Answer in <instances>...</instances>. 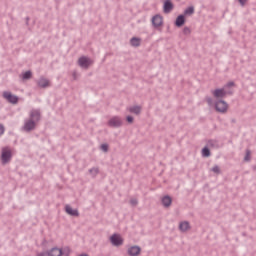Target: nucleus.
I'll return each instance as SVG.
<instances>
[{
	"instance_id": "9b49d317",
	"label": "nucleus",
	"mask_w": 256,
	"mask_h": 256,
	"mask_svg": "<svg viewBox=\"0 0 256 256\" xmlns=\"http://www.w3.org/2000/svg\"><path fill=\"white\" fill-rule=\"evenodd\" d=\"M185 23H187V18L183 14L178 15L174 21V25L175 27H178V29H181Z\"/></svg>"
},
{
	"instance_id": "9d476101",
	"label": "nucleus",
	"mask_w": 256,
	"mask_h": 256,
	"mask_svg": "<svg viewBox=\"0 0 256 256\" xmlns=\"http://www.w3.org/2000/svg\"><path fill=\"white\" fill-rule=\"evenodd\" d=\"M121 125H123V122L118 116H114L108 121V127H113L114 129H118Z\"/></svg>"
},
{
	"instance_id": "423d86ee",
	"label": "nucleus",
	"mask_w": 256,
	"mask_h": 256,
	"mask_svg": "<svg viewBox=\"0 0 256 256\" xmlns=\"http://www.w3.org/2000/svg\"><path fill=\"white\" fill-rule=\"evenodd\" d=\"M212 95L215 99H217V101H219V99H224V97H227V90L224 88H216L212 90Z\"/></svg>"
},
{
	"instance_id": "ddd939ff",
	"label": "nucleus",
	"mask_w": 256,
	"mask_h": 256,
	"mask_svg": "<svg viewBox=\"0 0 256 256\" xmlns=\"http://www.w3.org/2000/svg\"><path fill=\"white\" fill-rule=\"evenodd\" d=\"M128 255L130 256L141 255V247L138 245L131 246L130 248H128Z\"/></svg>"
},
{
	"instance_id": "4c0bfd02",
	"label": "nucleus",
	"mask_w": 256,
	"mask_h": 256,
	"mask_svg": "<svg viewBox=\"0 0 256 256\" xmlns=\"http://www.w3.org/2000/svg\"><path fill=\"white\" fill-rule=\"evenodd\" d=\"M41 245H42V246L47 245V239H43V241H42Z\"/></svg>"
},
{
	"instance_id": "f257e3e1",
	"label": "nucleus",
	"mask_w": 256,
	"mask_h": 256,
	"mask_svg": "<svg viewBox=\"0 0 256 256\" xmlns=\"http://www.w3.org/2000/svg\"><path fill=\"white\" fill-rule=\"evenodd\" d=\"M13 159V152L9 147L2 148L1 151V163L2 165H7Z\"/></svg>"
},
{
	"instance_id": "0eeeda50",
	"label": "nucleus",
	"mask_w": 256,
	"mask_h": 256,
	"mask_svg": "<svg viewBox=\"0 0 256 256\" xmlns=\"http://www.w3.org/2000/svg\"><path fill=\"white\" fill-rule=\"evenodd\" d=\"M35 127H37V123L33 118H30L24 123L23 129L26 133H31V131H34Z\"/></svg>"
},
{
	"instance_id": "2f4dec72",
	"label": "nucleus",
	"mask_w": 256,
	"mask_h": 256,
	"mask_svg": "<svg viewBox=\"0 0 256 256\" xmlns=\"http://www.w3.org/2000/svg\"><path fill=\"white\" fill-rule=\"evenodd\" d=\"M205 101L209 106L213 105V98H211L210 96H206Z\"/></svg>"
},
{
	"instance_id": "cd10ccee",
	"label": "nucleus",
	"mask_w": 256,
	"mask_h": 256,
	"mask_svg": "<svg viewBox=\"0 0 256 256\" xmlns=\"http://www.w3.org/2000/svg\"><path fill=\"white\" fill-rule=\"evenodd\" d=\"M100 149L101 151H103L104 153H107L109 151V144L107 143H103L100 145Z\"/></svg>"
},
{
	"instance_id": "72a5a7b5",
	"label": "nucleus",
	"mask_w": 256,
	"mask_h": 256,
	"mask_svg": "<svg viewBox=\"0 0 256 256\" xmlns=\"http://www.w3.org/2000/svg\"><path fill=\"white\" fill-rule=\"evenodd\" d=\"M237 1L241 5V7H245V3H247L249 0H237Z\"/></svg>"
},
{
	"instance_id": "f3484780",
	"label": "nucleus",
	"mask_w": 256,
	"mask_h": 256,
	"mask_svg": "<svg viewBox=\"0 0 256 256\" xmlns=\"http://www.w3.org/2000/svg\"><path fill=\"white\" fill-rule=\"evenodd\" d=\"M22 81H29V79H32L33 77V72L31 70L22 72L20 75Z\"/></svg>"
},
{
	"instance_id": "2eb2a0df",
	"label": "nucleus",
	"mask_w": 256,
	"mask_h": 256,
	"mask_svg": "<svg viewBox=\"0 0 256 256\" xmlns=\"http://www.w3.org/2000/svg\"><path fill=\"white\" fill-rule=\"evenodd\" d=\"M161 203L163 207L169 209V206L173 203V198H171V196L169 195H165L164 197H162Z\"/></svg>"
},
{
	"instance_id": "f8f14e48",
	"label": "nucleus",
	"mask_w": 256,
	"mask_h": 256,
	"mask_svg": "<svg viewBox=\"0 0 256 256\" xmlns=\"http://www.w3.org/2000/svg\"><path fill=\"white\" fill-rule=\"evenodd\" d=\"M37 86L40 89H47V87H51V82L45 77H40V79L37 81Z\"/></svg>"
},
{
	"instance_id": "6e6552de",
	"label": "nucleus",
	"mask_w": 256,
	"mask_h": 256,
	"mask_svg": "<svg viewBox=\"0 0 256 256\" xmlns=\"http://www.w3.org/2000/svg\"><path fill=\"white\" fill-rule=\"evenodd\" d=\"M173 9H175V4H173L171 0H164L163 13H165V15H169Z\"/></svg>"
},
{
	"instance_id": "f704fd0d",
	"label": "nucleus",
	"mask_w": 256,
	"mask_h": 256,
	"mask_svg": "<svg viewBox=\"0 0 256 256\" xmlns=\"http://www.w3.org/2000/svg\"><path fill=\"white\" fill-rule=\"evenodd\" d=\"M5 133V126L3 124H0V137Z\"/></svg>"
},
{
	"instance_id": "7c9ffc66",
	"label": "nucleus",
	"mask_w": 256,
	"mask_h": 256,
	"mask_svg": "<svg viewBox=\"0 0 256 256\" xmlns=\"http://www.w3.org/2000/svg\"><path fill=\"white\" fill-rule=\"evenodd\" d=\"M183 34L184 35H191V28L190 27H184L183 28Z\"/></svg>"
},
{
	"instance_id": "4be33fe9",
	"label": "nucleus",
	"mask_w": 256,
	"mask_h": 256,
	"mask_svg": "<svg viewBox=\"0 0 256 256\" xmlns=\"http://www.w3.org/2000/svg\"><path fill=\"white\" fill-rule=\"evenodd\" d=\"M179 229L182 231V233H185L188 229H191V225L189 224V221L180 222Z\"/></svg>"
},
{
	"instance_id": "b1692460",
	"label": "nucleus",
	"mask_w": 256,
	"mask_h": 256,
	"mask_svg": "<svg viewBox=\"0 0 256 256\" xmlns=\"http://www.w3.org/2000/svg\"><path fill=\"white\" fill-rule=\"evenodd\" d=\"M60 253H62V256H69L71 255V248H69V246L60 248Z\"/></svg>"
},
{
	"instance_id": "39448f33",
	"label": "nucleus",
	"mask_w": 256,
	"mask_h": 256,
	"mask_svg": "<svg viewBox=\"0 0 256 256\" xmlns=\"http://www.w3.org/2000/svg\"><path fill=\"white\" fill-rule=\"evenodd\" d=\"M92 63L93 60H91V58L87 56H82L78 59L79 67H81L82 69H87L88 67H91Z\"/></svg>"
},
{
	"instance_id": "f03ea898",
	"label": "nucleus",
	"mask_w": 256,
	"mask_h": 256,
	"mask_svg": "<svg viewBox=\"0 0 256 256\" xmlns=\"http://www.w3.org/2000/svg\"><path fill=\"white\" fill-rule=\"evenodd\" d=\"M214 109L217 113H227V109H229V104L225 100L219 99L215 102Z\"/></svg>"
},
{
	"instance_id": "bb28decb",
	"label": "nucleus",
	"mask_w": 256,
	"mask_h": 256,
	"mask_svg": "<svg viewBox=\"0 0 256 256\" xmlns=\"http://www.w3.org/2000/svg\"><path fill=\"white\" fill-rule=\"evenodd\" d=\"M211 171L213 173H216V175H221V168H219V165H214L212 168H211Z\"/></svg>"
},
{
	"instance_id": "5701e85b",
	"label": "nucleus",
	"mask_w": 256,
	"mask_h": 256,
	"mask_svg": "<svg viewBox=\"0 0 256 256\" xmlns=\"http://www.w3.org/2000/svg\"><path fill=\"white\" fill-rule=\"evenodd\" d=\"M130 113H134V115H141V106L136 105L132 106L128 109Z\"/></svg>"
},
{
	"instance_id": "c85d7f7f",
	"label": "nucleus",
	"mask_w": 256,
	"mask_h": 256,
	"mask_svg": "<svg viewBox=\"0 0 256 256\" xmlns=\"http://www.w3.org/2000/svg\"><path fill=\"white\" fill-rule=\"evenodd\" d=\"M206 146H208V147H217V140H208Z\"/></svg>"
},
{
	"instance_id": "20e7f679",
	"label": "nucleus",
	"mask_w": 256,
	"mask_h": 256,
	"mask_svg": "<svg viewBox=\"0 0 256 256\" xmlns=\"http://www.w3.org/2000/svg\"><path fill=\"white\" fill-rule=\"evenodd\" d=\"M110 243L113 247H121L123 245V237L119 233H114L110 236Z\"/></svg>"
},
{
	"instance_id": "a211bd4d",
	"label": "nucleus",
	"mask_w": 256,
	"mask_h": 256,
	"mask_svg": "<svg viewBox=\"0 0 256 256\" xmlns=\"http://www.w3.org/2000/svg\"><path fill=\"white\" fill-rule=\"evenodd\" d=\"M30 119H33L34 121H40L41 120V111L32 110L30 113Z\"/></svg>"
},
{
	"instance_id": "c756f323",
	"label": "nucleus",
	"mask_w": 256,
	"mask_h": 256,
	"mask_svg": "<svg viewBox=\"0 0 256 256\" xmlns=\"http://www.w3.org/2000/svg\"><path fill=\"white\" fill-rule=\"evenodd\" d=\"M230 87H235V82L229 81L224 85V89H229Z\"/></svg>"
},
{
	"instance_id": "58836bf2",
	"label": "nucleus",
	"mask_w": 256,
	"mask_h": 256,
	"mask_svg": "<svg viewBox=\"0 0 256 256\" xmlns=\"http://www.w3.org/2000/svg\"><path fill=\"white\" fill-rule=\"evenodd\" d=\"M226 95H233V91H226Z\"/></svg>"
},
{
	"instance_id": "412c9836",
	"label": "nucleus",
	"mask_w": 256,
	"mask_h": 256,
	"mask_svg": "<svg viewBox=\"0 0 256 256\" xmlns=\"http://www.w3.org/2000/svg\"><path fill=\"white\" fill-rule=\"evenodd\" d=\"M201 155L206 159L211 157V149H209V146L206 145L202 148Z\"/></svg>"
},
{
	"instance_id": "a878e982",
	"label": "nucleus",
	"mask_w": 256,
	"mask_h": 256,
	"mask_svg": "<svg viewBox=\"0 0 256 256\" xmlns=\"http://www.w3.org/2000/svg\"><path fill=\"white\" fill-rule=\"evenodd\" d=\"M251 161V151L249 149H246V154L244 156V162L249 163Z\"/></svg>"
},
{
	"instance_id": "a19ab883",
	"label": "nucleus",
	"mask_w": 256,
	"mask_h": 256,
	"mask_svg": "<svg viewBox=\"0 0 256 256\" xmlns=\"http://www.w3.org/2000/svg\"><path fill=\"white\" fill-rule=\"evenodd\" d=\"M73 77H74V79H75V73L73 74Z\"/></svg>"
},
{
	"instance_id": "393cba45",
	"label": "nucleus",
	"mask_w": 256,
	"mask_h": 256,
	"mask_svg": "<svg viewBox=\"0 0 256 256\" xmlns=\"http://www.w3.org/2000/svg\"><path fill=\"white\" fill-rule=\"evenodd\" d=\"M90 175H92V177H97V175H99V168L97 167H93L91 169L88 170Z\"/></svg>"
},
{
	"instance_id": "473e14b6",
	"label": "nucleus",
	"mask_w": 256,
	"mask_h": 256,
	"mask_svg": "<svg viewBox=\"0 0 256 256\" xmlns=\"http://www.w3.org/2000/svg\"><path fill=\"white\" fill-rule=\"evenodd\" d=\"M126 121H127V123L132 124L133 121H135V118L131 115H128V116H126Z\"/></svg>"
},
{
	"instance_id": "4468645a",
	"label": "nucleus",
	"mask_w": 256,
	"mask_h": 256,
	"mask_svg": "<svg viewBox=\"0 0 256 256\" xmlns=\"http://www.w3.org/2000/svg\"><path fill=\"white\" fill-rule=\"evenodd\" d=\"M65 211H66L67 215H70V217H79V210L73 209V207H71V205H66Z\"/></svg>"
},
{
	"instance_id": "7ed1b4c3",
	"label": "nucleus",
	"mask_w": 256,
	"mask_h": 256,
	"mask_svg": "<svg viewBox=\"0 0 256 256\" xmlns=\"http://www.w3.org/2000/svg\"><path fill=\"white\" fill-rule=\"evenodd\" d=\"M2 96L6 101H8V103H11V105H17V103H19V96L9 91H4Z\"/></svg>"
},
{
	"instance_id": "6ab92c4d",
	"label": "nucleus",
	"mask_w": 256,
	"mask_h": 256,
	"mask_svg": "<svg viewBox=\"0 0 256 256\" xmlns=\"http://www.w3.org/2000/svg\"><path fill=\"white\" fill-rule=\"evenodd\" d=\"M194 14H195V6L193 5L188 6L182 13V15H185L186 17H191V15H194Z\"/></svg>"
},
{
	"instance_id": "ea45409f",
	"label": "nucleus",
	"mask_w": 256,
	"mask_h": 256,
	"mask_svg": "<svg viewBox=\"0 0 256 256\" xmlns=\"http://www.w3.org/2000/svg\"><path fill=\"white\" fill-rule=\"evenodd\" d=\"M79 256H89L88 254H80Z\"/></svg>"
},
{
	"instance_id": "1a4fd4ad",
	"label": "nucleus",
	"mask_w": 256,
	"mask_h": 256,
	"mask_svg": "<svg viewBox=\"0 0 256 256\" xmlns=\"http://www.w3.org/2000/svg\"><path fill=\"white\" fill-rule=\"evenodd\" d=\"M151 21L155 29H159V27L163 26V16H161L160 14L154 15Z\"/></svg>"
},
{
	"instance_id": "aec40b11",
	"label": "nucleus",
	"mask_w": 256,
	"mask_h": 256,
	"mask_svg": "<svg viewBox=\"0 0 256 256\" xmlns=\"http://www.w3.org/2000/svg\"><path fill=\"white\" fill-rule=\"evenodd\" d=\"M131 47H141V38L139 37H132L130 39Z\"/></svg>"
},
{
	"instance_id": "c9c22d12",
	"label": "nucleus",
	"mask_w": 256,
	"mask_h": 256,
	"mask_svg": "<svg viewBox=\"0 0 256 256\" xmlns=\"http://www.w3.org/2000/svg\"><path fill=\"white\" fill-rule=\"evenodd\" d=\"M130 203H131V205H137V199H132V200H130Z\"/></svg>"
},
{
	"instance_id": "e433bc0d",
	"label": "nucleus",
	"mask_w": 256,
	"mask_h": 256,
	"mask_svg": "<svg viewBox=\"0 0 256 256\" xmlns=\"http://www.w3.org/2000/svg\"><path fill=\"white\" fill-rule=\"evenodd\" d=\"M30 19H31V18H29V16H27V17L25 18V21H26V25H27V26H29V21H30Z\"/></svg>"
},
{
	"instance_id": "dca6fc26",
	"label": "nucleus",
	"mask_w": 256,
	"mask_h": 256,
	"mask_svg": "<svg viewBox=\"0 0 256 256\" xmlns=\"http://www.w3.org/2000/svg\"><path fill=\"white\" fill-rule=\"evenodd\" d=\"M49 256H63V252H61V248L53 247L48 250Z\"/></svg>"
}]
</instances>
